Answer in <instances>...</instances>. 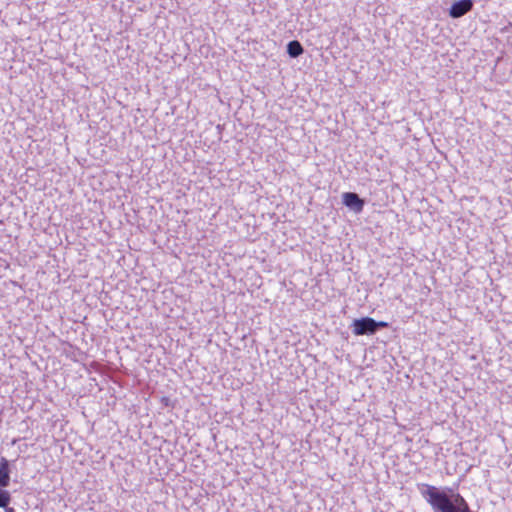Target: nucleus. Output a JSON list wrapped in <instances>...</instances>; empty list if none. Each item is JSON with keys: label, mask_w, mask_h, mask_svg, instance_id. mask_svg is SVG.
<instances>
[{"label": "nucleus", "mask_w": 512, "mask_h": 512, "mask_svg": "<svg viewBox=\"0 0 512 512\" xmlns=\"http://www.w3.org/2000/svg\"><path fill=\"white\" fill-rule=\"evenodd\" d=\"M448 491L451 494L429 484H422L420 488L421 495L436 512H471L460 494L453 493L451 489Z\"/></svg>", "instance_id": "obj_1"}, {"label": "nucleus", "mask_w": 512, "mask_h": 512, "mask_svg": "<svg viewBox=\"0 0 512 512\" xmlns=\"http://www.w3.org/2000/svg\"><path fill=\"white\" fill-rule=\"evenodd\" d=\"M353 333L356 336L373 335L380 328L388 327V323L384 321H376L371 317H363L355 319L352 324Z\"/></svg>", "instance_id": "obj_2"}, {"label": "nucleus", "mask_w": 512, "mask_h": 512, "mask_svg": "<svg viewBox=\"0 0 512 512\" xmlns=\"http://www.w3.org/2000/svg\"><path fill=\"white\" fill-rule=\"evenodd\" d=\"M473 8V1L472 0H458L455 1L450 9H449V15L452 18H460L467 14L469 11H471Z\"/></svg>", "instance_id": "obj_3"}, {"label": "nucleus", "mask_w": 512, "mask_h": 512, "mask_svg": "<svg viewBox=\"0 0 512 512\" xmlns=\"http://www.w3.org/2000/svg\"><path fill=\"white\" fill-rule=\"evenodd\" d=\"M343 203L355 212L362 211L364 206V201L358 196V194L353 192H346L343 194Z\"/></svg>", "instance_id": "obj_4"}, {"label": "nucleus", "mask_w": 512, "mask_h": 512, "mask_svg": "<svg viewBox=\"0 0 512 512\" xmlns=\"http://www.w3.org/2000/svg\"><path fill=\"white\" fill-rule=\"evenodd\" d=\"M9 462L6 458H1L0 461V487H6L9 485Z\"/></svg>", "instance_id": "obj_5"}, {"label": "nucleus", "mask_w": 512, "mask_h": 512, "mask_svg": "<svg viewBox=\"0 0 512 512\" xmlns=\"http://www.w3.org/2000/svg\"><path fill=\"white\" fill-rule=\"evenodd\" d=\"M304 52L301 43L297 40H292L287 44V53L292 58L299 57Z\"/></svg>", "instance_id": "obj_6"}, {"label": "nucleus", "mask_w": 512, "mask_h": 512, "mask_svg": "<svg viewBox=\"0 0 512 512\" xmlns=\"http://www.w3.org/2000/svg\"><path fill=\"white\" fill-rule=\"evenodd\" d=\"M11 501V495L8 491L0 488V508H6Z\"/></svg>", "instance_id": "obj_7"}, {"label": "nucleus", "mask_w": 512, "mask_h": 512, "mask_svg": "<svg viewBox=\"0 0 512 512\" xmlns=\"http://www.w3.org/2000/svg\"><path fill=\"white\" fill-rule=\"evenodd\" d=\"M5 512H15L14 508L6 506Z\"/></svg>", "instance_id": "obj_8"}]
</instances>
